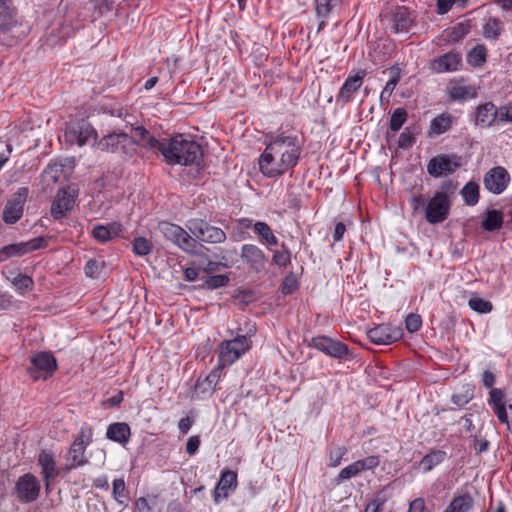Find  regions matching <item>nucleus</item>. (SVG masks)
<instances>
[{"label":"nucleus","mask_w":512,"mask_h":512,"mask_svg":"<svg viewBox=\"0 0 512 512\" xmlns=\"http://www.w3.org/2000/svg\"><path fill=\"white\" fill-rule=\"evenodd\" d=\"M302 153V141L295 135L284 133L269 139L259 157V169L269 178L278 177L293 170Z\"/></svg>","instance_id":"obj_1"},{"label":"nucleus","mask_w":512,"mask_h":512,"mask_svg":"<svg viewBox=\"0 0 512 512\" xmlns=\"http://www.w3.org/2000/svg\"><path fill=\"white\" fill-rule=\"evenodd\" d=\"M150 146L157 148L168 165H199L203 158V150L199 143L178 134L169 138L151 139Z\"/></svg>","instance_id":"obj_2"},{"label":"nucleus","mask_w":512,"mask_h":512,"mask_svg":"<svg viewBox=\"0 0 512 512\" xmlns=\"http://www.w3.org/2000/svg\"><path fill=\"white\" fill-rule=\"evenodd\" d=\"M457 185L453 181L441 184L433 197L427 203L425 218L430 224H438L446 220L451 209V197L455 194Z\"/></svg>","instance_id":"obj_3"},{"label":"nucleus","mask_w":512,"mask_h":512,"mask_svg":"<svg viewBox=\"0 0 512 512\" xmlns=\"http://www.w3.org/2000/svg\"><path fill=\"white\" fill-rule=\"evenodd\" d=\"M160 231L164 237L177 245L181 250L197 255L198 247H203L199 244L185 229L179 225L172 224L169 222H163L159 225Z\"/></svg>","instance_id":"obj_4"},{"label":"nucleus","mask_w":512,"mask_h":512,"mask_svg":"<svg viewBox=\"0 0 512 512\" xmlns=\"http://www.w3.org/2000/svg\"><path fill=\"white\" fill-rule=\"evenodd\" d=\"M186 227L198 243L220 244L227 238L226 233L221 228L202 219H190L187 221Z\"/></svg>","instance_id":"obj_5"},{"label":"nucleus","mask_w":512,"mask_h":512,"mask_svg":"<svg viewBox=\"0 0 512 512\" xmlns=\"http://www.w3.org/2000/svg\"><path fill=\"white\" fill-rule=\"evenodd\" d=\"M250 348L246 335H238L220 345L219 362L221 366H229L237 361Z\"/></svg>","instance_id":"obj_6"},{"label":"nucleus","mask_w":512,"mask_h":512,"mask_svg":"<svg viewBox=\"0 0 512 512\" xmlns=\"http://www.w3.org/2000/svg\"><path fill=\"white\" fill-rule=\"evenodd\" d=\"M65 137L71 144L82 147L87 144H94L97 132L86 120L71 122L65 131Z\"/></svg>","instance_id":"obj_7"},{"label":"nucleus","mask_w":512,"mask_h":512,"mask_svg":"<svg viewBox=\"0 0 512 512\" xmlns=\"http://www.w3.org/2000/svg\"><path fill=\"white\" fill-rule=\"evenodd\" d=\"M308 346L338 360L346 358L349 354V348L345 343L325 335L312 337Z\"/></svg>","instance_id":"obj_8"},{"label":"nucleus","mask_w":512,"mask_h":512,"mask_svg":"<svg viewBox=\"0 0 512 512\" xmlns=\"http://www.w3.org/2000/svg\"><path fill=\"white\" fill-rule=\"evenodd\" d=\"M461 166V157L456 154H440L432 159L427 164V172L434 178L454 173Z\"/></svg>","instance_id":"obj_9"},{"label":"nucleus","mask_w":512,"mask_h":512,"mask_svg":"<svg viewBox=\"0 0 512 512\" xmlns=\"http://www.w3.org/2000/svg\"><path fill=\"white\" fill-rule=\"evenodd\" d=\"M56 368V359L51 353L39 352L31 357L28 373L34 380H46Z\"/></svg>","instance_id":"obj_10"},{"label":"nucleus","mask_w":512,"mask_h":512,"mask_svg":"<svg viewBox=\"0 0 512 512\" xmlns=\"http://www.w3.org/2000/svg\"><path fill=\"white\" fill-rule=\"evenodd\" d=\"M240 257L248 269L254 273H262L266 270L268 257L259 246L255 244L242 245Z\"/></svg>","instance_id":"obj_11"},{"label":"nucleus","mask_w":512,"mask_h":512,"mask_svg":"<svg viewBox=\"0 0 512 512\" xmlns=\"http://www.w3.org/2000/svg\"><path fill=\"white\" fill-rule=\"evenodd\" d=\"M28 194L29 189L27 187H20L12 197L8 199L3 210V220L5 223L14 224L22 217Z\"/></svg>","instance_id":"obj_12"},{"label":"nucleus","mask_w":512,"mask_h":512,"mask_svg":"<svg viewBox=\"0 0 512 512\" xmlns=\"http://www.w3.org/2000/svg\"><path fill=\"white\" fill-rule=\"evenodd\" d=\"M47 241L44 237H36L26 242H19L6 245L0 249V262H4L11 257H20L29 252L44 248Z\"/></svg>","instance_id":"obj_13"},{"label":"nucleus","mask_w":512,"mask_h":512,"mask_svg":"<svg viewBox=\"0 0 512 512\" xmlns=\"http://www.w3.org/2000/svg\"><path fill=\"white\" fill-rule=\"evenodd\" d=\"M40 492V482L31 473L20 476L15 485V493L20 501L33 502Z\"/></svg>","instance_id":"obj_14"},{"label":"nucleus","mask_w":512,"mask_h":512,"mask_svg":"<svg viewBox=\"0 0 512 512\" xmlns=\"http://www.w3.org/2000/svg\"><path fill=\"white\" fill-rule=\"evenodd\" d=\"M369 340L376 345H390L403 336L402 329L390 324H380L367 332Z\"/></svg>","instance_id":"obj_15"},{"label":"nucleus","mask_w":512,"mask_h":512,"mask_svg":"<svg viewBox=\"0 0 512 512\" xmlns=\"http://www.w3.org/2000/svg\"><path fill=\"white\" fill-rule=\"evenodd\" d=\"M510 182L508 171L502 166L489 169L483 178L484 187L493 194H501Z\"/></svg>","instance_id":"obj_16"},{"label":"nucleus","mask_w":512,"mask_h":512,"mask_svg":"<svg viewBox=\"0 0 512 512\" xmlns=\"http://www.w3.org/2000/svg\"><path fill=\"white\" fill-rule=\"evenodd\" d=\"M130 146L131 139L126 133H110L98 142L102 151L125 155H131Z\"/></svg>","instance_id":"obj_17"},{"label":"nucleus","mask_w":512,"mask_h":512,"mask_svg":"<svg viewBox=\"0 0 512 512\" xmlns=\"http://www.w3.org/2000/svg\"><path fill=\"white\" fill-rule=\"evenodd\" d=\"M77 197V191L74 188L67 187L57 193L56 199L52 203L51 215L55 220L63 218L66 212L72 210Z\"/></svg>","instance_id":"obj_18"},{"label":"nucleus","mask_w":512,"mask_h":512,"mask_svg":"<svg viewBox=\"0 0 512 512\" xmlns=\"http://www.w3.org/2000/svg\"><path fill=\"white\" fill-rule=\"evenodd\" d=\"M237 488V473L232 470H224L214 489V502L219 504L223 499L228 498L231 492Z\"/></svg>","instance_id":"obj_19"},{"label":"nucleus","mask_w":512,"mask_h":512,"mask_svg":"<svg viewBox=\"0 0 512 512\" xmlns=\"http://www.w3.org/2000/svg\"><path fill=\"white\" fill-rule=\"evenodd\" d=\"M123 231L120 222L113 221L107 224H96L91 230V236L99 243H107L117 238Z\"/></svg>","instance_id":"obj_20"},{"label":"nucleus","mask_w":512,"mask_h":512,"mask_svg":"<svg viewBox=\"0 0 512 512\" xmlns=\"http://www.w3.org/2000/svg\"><path fill=\"white\" fill-rule=\"evenodd\" d=\"M364 77L365 72H361V74L356 75H349L340 88L339 93L336 96V101L342 105H346L352 101L353 95L360 89Z\"/></svg>","instance_id":"obj_21"},{"label":"nucleus","mask_w":512,"mask_h":512,"mask_svg":"<svg viewBox=\"0 0 512 512\" xmlns=\"http://www.w3.org/2000/svg\"><path fill=\"white\" fill-rule=\"evenodd\" d=\"M462 56L458 52L450 51L431 62L430 68L436 73L454 72L459 69Z\"/></svg>","instance_id":"obj_22"},{"label":"nucleus","mask_w":512,"mask_h":512,"mask_svg":"<svg viewBox=\"0 0 512 512\" xmlns=\"http://www.w3.org/2000/svg\"><path fill=\"white\" fill-rule=\"evenodd\" d=\"M498 118L496 106L492 102H485L476 108L474 123L480 127H490Z\"/></svg>","instance_id":"obj_23"},{"label":"nucleus","mask_w":512,"mask_h":512,"mask_svg":"<svg viewBox=\"0 0 512 512\" xmlns=\"http://www.w3.org/2000/svg\"><path fill=\"white\" fill-rule=\"evenodd\" d=\"M218 370L211 371L204 378H199L194 387V396L198 399H205L212 395L215 390V386L219 381Z\"/></svg>","instance_id":"obj_24"},{"label":"nucleus","mask_w":512,"mask_h":512,"mask_svg":"<svg viewBox=\"0 0 512 512\" xmlns=\"http://www.w3.org/2000/svg\"><path fill=\"white\" fill-rule=\"evenodd\" d=\"M38 464L41 467V475L48 488L50 481L54 480L59 474L53 454L42 450L38 455Z\"/></svg>","instance_id":"obj_25"},{"label":"nucleus","mask_w":512,"mask_h":512,"mask_svg":"<svg viewBox=\"0 0 512 512\" xmlns=\"http://www.w3.org/2000/svg\"><path fill=\"white\" fill-rule=\"evenodd\" d=\"M489 405L492 407L501 423H508V414L504 402V393L501 389L493 388L489 393Z\"/></svg>","instance_id":"obj_26"},{"label":"nucleus","mask_w":512,"mask_h":512,"mask_svg":"<svg viewBox=\"0 0 512 512\" xmlns=\"http://www.w3.org/2000/svg\"><path fill=\"white\" fill-rule=\"evenodd\" d=\"M453 123L454 117L450 113H441L440 115L432 119L428 130V136H439L449 131L452 128Z\"/></svg>","instance_id":"obj_27"},{"label":"nucleus","mask_w":512,"mask_h":512,"mask_svg":"<svg viewBox=\"0 0 512 512\" xmlns=\"http://www.w3.org/2000/svg\"><path fill=\"white\" fill-rule=\"evenodd\" d=\"M131 436V430L127 423L116 422L108 426L106 437L119 444H126Z\"/></svg>","instance_id":"obj_28"},{"label":"nucleus","mask_w":512,"mask_h":512,"mask_svg":"<svg viewBox=\"0 0 512 512\" xmlns=\"http://www.w3.org/2000/svg\"><path fill=\"white\" fill-rule=\"evenodd\" d=\"M413 20L406 7H399L393 15L392 31L394 33L408 32Z\"/></svg>","instance_id":"obj_29"},{"label":"nucleus","mask_w":512,"mask_h":512,"mask_svg":"<svg viewBox=\"0 0 512 512\" xmlns=\"http://www.w3.org/2000/svg\"><path fill=\"white\" fill-rule=\"evenodd\" d=\"M253 231L258 236V240L262 244H267L269 246L278 245V239L274 235L271 227L262 221H256L253 224Z\"/></svg>","instance_id":"obj_30"},{"label":"nucleus","mask_w":512,"mask_h":512,"mask_svg":"<svg viewBox=\"0 0 512 512\" xmlns=\"http://www.w3.org/2000/svg\"><path fill=\"white\" fill-rule=\"evenodd\" d=\"M86 448L87 446L73 441L69 449V457L67 459L68 467L70 469L81 467L87 463V459L85 457Z\"/></svg>","instance_id":"obj_31"},{"label":"nucleus","mask_w":512,"mask_h":512,"mask_svg":"<svg viewBox=\"0 0 512 512\" xmlns=\"http://www.w3.org/2000/svg\"><path fill=\"white\" fill-rule=\"evenodd\" d=\"M474 506V499L469 493H462L453 498L444 512H469Z\"/></svg>","instance_id":"obj_32"},{"label":"nucleus","mask_w":512,"mask_h":512,"mask_svg":"<svg viewBox=\"0 0 512 512\" xmlns=\"http://www.w3.org/2000/svg\"><path fill=\"white\" fill-rule=\"evenodd\" d=\"M129 137L131 139V146H130L131 154L135 150L134 146H133L134 142L141 144L142 146L148 148L149 150H151L153 152H158L157 148H152L150 146V140L156 139V138L154 136L150 135L149 131L146 130L144 127L138 126V127L132 128V134Z\"/></svg>","instance_id":"obj_33"},{"label":"nucleus","mask_w":512,"mask_h":512,"mask_svg":"<svg viewBox=\"0 0 512 512\" xmlns=\"http://www.w3.org/2000/svg\"><path fill=\"white\" fill-rule=\"evenodd\" d=\"M504 217L500 210H487L482 219V227L484 230L493 232L499 230L503 226Z\"/></svg>","instance_id":"obj_34"},{"label":"nucleus","mask_w":512,"mask_h":512,"mask_svg":"<svg viewBox=\"0 0 512 512\" xmlns=\"http://www.w3.org/2000/svg\"><path fill=\"white\" fill-rule=\"evenodd\" d=\"M17 24L16 10L11 5H0V29L8 31Z\"/></svg>","instance_id":"obj_35"},{"label":"nucleus","mask_w":512,"mask_h":512,"mask_svg":"<svg viewBox=\"0 0 512 512\" xmlns=\"http://www.w3.org/2000/svg\"><path fill=\"white\" fill-rule=\"evenodd\" d=\"M446 458V452L442 450H431L425 455L420 461V465L423 467L424 472L431 471L435 466L442 463Z\"/></svg>","instance_id":"obj_36"},{"label":"nucleus","mask_w":512,"mask_h":512,"mask_svg":"<svg viewBox=\"0 0 512 512\" xmlns=\"http://www.w3.org/2000/svg\"><path fill=\"white\" fill-rule=\"evenodd\" d=\"M460 194L468 206H475L479 201V185L474 181H469L461 189Z\"/></svg>","instance_id":"obj_37"},{"label":"nucleus","mask_w":512,"mask_h":512,"mask_svg":"<svg viewBox=\"0 0 512 512\" xmlns=\"http://www.w3.org/2000/svg\"><path fill=\"white\" fill-rule=\"evenodd\" d=\"M477 95L475 88L471 86L454 84L449 87V96L453 100H465L475 98Z\"/></svg>","instance_id":"obj_38"},{"label":"nucleus","mask_w":512,"mask_h":512,"mask_svg":"<svg viewBox=\"0 0 512 512\" xmlns=\"http://www.w3.org/2000/svg\"><path fill=\"white\" fill-rule=\"evenodd\" d=\"M64 165L60 162L49 163L42 173L43 181L47 184H55L63 174Z\"/></svg>","instance_id":"obj_39"},{"label":"nucleus","mask_w":512,"mask_h":512,"mask_svg":"<svg viewBox=\"0 0 512 512\" xmlns=\"http://www.w3.org/2000/svg\"><path fill=\"white\" fill-rule=\"evenodd\" d=\"M343 0H314L316 17H329Z\"/></svg>","instance_id":"obj_40"},{"label":"nucleus","mask_w":512,"mask_h":512,"mask_svg":"<svg viewBox=\"0 0 512 512\" xmlns=\"http://www.w3.org/2000/svg\"><path fill=\"white\" fill-rule=\"evenodd\" d=\"M487 50L484 45L477 44L467 55V61L474 67L482 66L486 61Z\"/></svg>","instance_id":"obj_41"},{"label":"nucleus","mask_w":512,"mask_h":512,"mask_svg":"<svg viewBox=\"0 0 512 512\" xmlns=\"http://www.w3.org/2000/svg\"><path fill=\"white\" fill-rule=\"evenodd\" d=\"M112 495L115 501L121 505L126 504L128 501L129 493L123 478H117L113 481Z\"/></svg>","instance_id":"obj_42"},{"label":"nucleus","mask_w":512,"mask_h":512,"mask_svg":"<svg viewBox=\"0 0 512 512\" xmlns=\"http://www.w3.org/2000/svg\"><path fill=\"white\" fill-rule=\"evenodd\" d=\"M272 263L278 267H287L291 263V251L285 243L281 244V249L273 251Z\"/></svg>","instance_id":"obj_43"},{"label":"nucleus","mask_w":512,"mask_h":512,"mask_svg":"<svg viewBox=\"0 0 512 512\" xmlns=\"http://www.w3.org/2000/svg\"><path fill=\"white\" fill-rule=\"evenodd\" d=\"M501 34V21L489 18L483 25V35L486 39L496 40Z\"/></svg>","instance_id":"obj_44"},{"label":"nucleus","mask_w":512,"mask_h":512,"mask_svg":"<svg viewBox=\"0 0 512 512\" xmlns=\"http://www.w3.org/2000/svg\"><path fill=\"white\" fill-rule=\"evenodd\" d=\"M473 396V387L471 385H464L459 391L453 394L452 402L459 407H463L473 398Z\"/></svg>","instance_id":"obj_45"},{"label":"nucleus","mask_w":512,"mask_h":512,"mask_svg":"<svg viewBox=\"0 0 512 512\" xmlns=\"http://www.w3.org/2000/svg\"><path fill=\"white\" fill-rule=\"evenodd\" d=\"M468 306L475 312L480 314L490 313L493 309V304L489 300H485L478 296H473L468 301Z\"/></svg>","instance_id":"obj_46"},{"label":"nucleus","mask_w":512,"mask_h":512,"mask_svg":"<svg viewBox=\"0 0 512 512\" xmlns=\"http://www.w3.org/2000/svg\"><path fill=\"white\" fill-rule=\"evenodd\" d=\"M360 468L357 461L343 468L335 479L337 485L341 484L345 480H349L360 473Z\"/></svg>","instance_id":"obj_47"},{"label":"nucleus","mask_w":512,"mask_h":512,"mask_svg":"<svg viewBox=\"0 0 512 512\" xmlns=\"http://www.w3.org/2000/svg\"><path fill=\"white\" fill-rule=\"evenodd\" d=\"M406 119L407 112L404 108L395 109L390 118V129L394 132L399 131Z\"/></svg>","instance_id":"obj_48"},{"label":"nucleus","mask_w":512,"mask_h":512,"mask_svg":"<svg viewBox=\"0 0 512 512\" xmlns=\"http://www.w3.org/2000/svg\"><path fill=\"white\" fill-rule=\"evenodd\" d=\"M229 281L230 279L227 275H212L205 279V287L210 290H214L226 286L229 283Z\"/></svg>","instance_id":"obj_49"},{"label":"nucleus","mask_w":512,"mask_h":512,"mask_svg":"<svg viewBox=\"0 0 512 512\" xmlns=\"http://www.w3.org/2000/svg\"><path fill=\"white\" fill-rule=\"evenodd\" d=\"M133 251L138 256H146L152 251V245L146 238L137 237L133 241Z\"/></svg>","instance_id":"obj_50"},{"label":"nucleus","mask_w":512,"mask_h":512,"mask_svg":"<svg viewBox=\"0 0 512 512\" xmlns=\"http://www.w3.org/2000/svg\"><path fill=\"white\" fill-rule=\"evenodd\" d=\"M103 269V262L96 259H90L86 262L84 271L86 276L90 278H99Z\"/></svg>","instance_id":"obj_51"},{"label":"nucleus","mask_w":512,"mask_h":512,"mask_svg":"<svg viewBox=\"0 0 512 512\" xmlns=\"http://www.w3.org/2000/svg\"><path fill=\"white\" fill-rule=\"evenodd\" d=\"M470 27L465 23H458L453 29L448 33V40L450 42H457L461 40L464 36L469 33Z\"/></svg>","instance_id":"obj_52"},{"label":"nucleus","mask_w":512,"mask_h":512,"mask_svg":"<svg viewBox=\"0 0 512 512\" xmlns=\"http://www.w3.org/2000/svg\"><path fill=\"white\" fill-rule=\"evenodd\" d=\"M92 437H93L92 428L89 425L84 424L80 428L79 434L76 437V439L74 440V442L83 444L88 447L90 445V443L92 442Z\"/></svg>","instance_id":"obj_53"},{"label":"nucleus","mask_w":512,"mask_h":512,"mask_svg":"<svg viewBox=\"0 0 512 512\" xmlns=\"http://www.w3.org/2000/svg\"><path fill=\"white\" fill-rule=\"evenodd\" d=\"M414 143V133L409 128H406L399 136L398 146L402 149H409Z\"/></svg>","instance_id":"obj_54"},{"label":"nucleus","mask_w":512,"mask_h":512,"mask_svg":"<svg viewBox=\"0 0 512 512\" xmlns=\"http://www.w3.org/2000/svg\"><path fill=\"white\" fill-rule=\"evenodd\" d=\"M12 283L18 290H30L33 287L32 278L24 274H18Z\"/></svg>","instance_id":"obj_55"},{"label":"nucleus","mask_w":512,"mask_h":512,"mask_svg":"<svg viewBox=\"0 0 512 512\" xmlns=\"http://www.w3.org/2000/svg\"><path fill=\"white\" fill-rule=\"evenodd\" d=\"M406 329L410 333L417 332L422 326V319L418 314H409L405 320Z\"/></svg>","instance_id":"obj_56"},{"label":"nucleus","mask_w":512,"mask_h":512,"mask_svg":"<svg viewBox=\"0 0 512 512\" xmlns=\"http://www.w3.org/2000/svg\"><path fill=\"white\" fill-rule=\"evenodd\" d=\"M360 471L371 470L379 465V458L377 456H368L364 459L357 460Z\"/></svg>","instance_id":"obj_57"},{"label":"nucleus","mask_w":512,"mask_h":512,"mask_svg":"<svg viewBox=\"0 0 512 512\" xmlns=\"http://www.w3.org/2000/svg\"><path fill=\"white\" fill-rule=\"evenodd\" d=\"M200 443H201V440H200V436H198V435H194V436H191L190 438H188L187 443H186L187 454H189L190 456L195 455L199 449Z\"/></svg>","instance_id":"obj_58"},{"label":"nucleus","mask_w":512,"mask_h":512,"mask_svg":"<svg viewBox=\"0 0 512 512\" xmlns=\"http://www.w3.org/2000/svg\"><path fill=\"white\" fill-rule=\"evenodd\" d=\"M346 453V448L344 447H338L336 450L332 451L330 453V465L332 467H337L341 460H342V457L344 456V454Z\"/></svg>","instance_id":"obj_59"},{"label":"nucleus","mask_w":512,"mask_h":512,"mask_svg":"<svg viewBox=\"0 0 512 512\" xmlns=\"http://www.w3.org/2000/svg\"><path fill=\"white\" fill-rule=\"evenodd\" d=\"M472 446L476 452L483 453L488 450L489 442L486 439L478 438L476 435H474Z\"/></svg>","instance_id":"obj_60"},{"label":"nucleus","mask_w":512,"mask_h":512,"mask_svg":"<svg viewBox=\"0 0 512 512\" xmlns=\"http://www.w3.org/2000/svg\"><path fill=\"white\" fill-rule=\"evenodd\" d=\"M135 506L139 512H155L154 507L150 505L145 497L138 498L135 502Z\"/></svg>","instance_id":"obj_61"},{"label":"nucleus","mask_w":512,"mask_h":512,"mask_svg":"<svg viewBox=\"0 0 512 512\" xmlns=\"http://www.w3.org/2000/svg\"><path fill=\"white\" fill-rule=\"evenodd\" d=\"M194 423L193 417L186 416L178 422V429L182 434H187Z\"/></svg>","instance_id":"obj_62"},{"label":"nucleus","mask_w":512,"mask_h":512,"mask_svg":"<svg viewBox=\"0 0 512 512\" xmlns=\"http://www.w3.org/2000/svg\"><path fill=\"white\" fill-rule=\"evenodd\" d=\"M384 503V499L374 498L366 505L365 512H379Z\"/></svg>","instance_id":"obj_63"},{"label":"nucleus","mask_w":512,"mask_h":512,"mask_svg":"<svg viewBox=\"0 0 512 512\" xmlns=\"http://www.w3.org/2000/svg\"><path fill=\"white\" fill-rule=\"evenodd\" d=\"M425 502L422 498H416L411 501L408 512H424Z\"/></svg>","instance_id":"obj_64"}]
</instances>
